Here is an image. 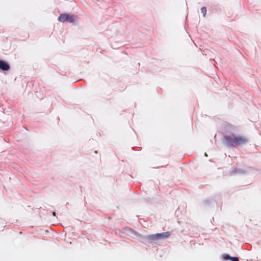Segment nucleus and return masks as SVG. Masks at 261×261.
<instances>
[{"mask_svg": "<svg viewBox=\"0 0 261 261\" xmlns=\"http://www.w3.org/2000/svg\"><path fill=\"white\" fill-rule=\"evenodd\" d=\"M249 142V139L243 136L230 134L225 135L223 137V142L229 148L242 146L248 144Z\"/></svg>", "mask_w": 261, "mask_h": 261, "instance_id": "1", "label": "nucleus"}, {"mask_svg": "<svg viewBox=\"0 0 261 261\" xmlns=\"http://www.w3.org/2000/svg\"><path fill=\"white\" fill-rule=\"evenodd\" d=\"M124 231L128 235H135L137 237V239L140 242H141L145 244L152 242V241H151V240L150 239V235H148V236L142 235V234H140L139 233H138V232H137L136 231L134 230V229L129 228V227H128L124 228Z\"/></svg>", "mask_w": 261, "mask_h": 261, "instance_id": "2", "label": "nucleus"}, {"mask_svg": "<svg viewBox=\"0 0 261 261\" xmlns=\"http://www.w3.org/2000/svg\"><path fill=\"white\" fill-rule=\"evenodd\" d=\"M58 20L61 22L75 23L74 16L67 13H62L60 15Z\"/></svg>", "mask_w": 261, "mask_h": 261, "instance_id": "3", "label": "nucleus"}, {"mask_svg": "<svg viewBox=\"0 0 261 261\" xmlns=\"http://www.w3.org/2000/svg\"><path fill=\"white\" fill-rule=\"evenodd\" d=\"M171 234L170 232L166 231L162 233H158L156 234H150V239L152 242H156V241L167 238Z\"/></svg>", "mask_w": 261, "mask_h": 261, "instance_id": "4", "label": "nucleus"}, {"mask_svg": "<svg viewBox=\"0 0 261 261\" xmlns=\"http://www.w3.org/2000/svg\"><path fill=\"white\" fill-rule=\"evenodd\" d=\"M247 171L244 169L237 168H233L230 173L231 175H235L237 174L244 175V174H247Z\"/></svg>", "mask_w": 261, "mask_h": 261, "instance_id": "5", "label": "nucleus"}, {"mask_svg": "<svg viewBox=\"0 0 261 261\" xmlns=\"http://www.w3.org/2000/svg\"><path fill=\"white\" fill-rule=\"evenodd\" d=\"M10 69V66L9 63L3 60H0V69L4 71H7Z\"/></svg>", "mask_w": 261, "mask_h": 261, "instance_id": "6", "label": "nucleus"}, {"mask_svg": "<svg viewBox=\"0 0 261 261\" xmlns=\"http://www.w3.org/2000/svg\"><path fill=\"white\" fill-rule=\"evenodd\" d=\"M221 257L223 260L227 261L230 260L231 256H230L229 254L224 253L222 254Z\"/></svg>", "mask_w": 261, "mask_h": 261, "instance_id": "7", "label": "nucleus"}, {"mask_svg": "<svg viewBox=\"0 0 261 261\" xmlns=\"http://www.w3.org/2000/svg\"><path fill=\"white\" fill-rule=\"evenodd\" d=\"M206 11V8L205 7H203L201 8V12L202 13L203 17L205 16Z\"/></svg>", "mask_w": 261, "mask_h": 261, "instance_id": "8", "label": "nucleus"}, {"mask_svg": "<svg viewBox=\"0 0 261 261\" xmlns=\"http://www.w3.org/2000/svg\"><path fill=\"white\" fill-rule=\"evenodd\" d=\"M230 261H239V258L236 256H231L230 259Z\"/></svg>", "mask_w": 261, "mask_h": 261, "instance_id": "9", "label": "nucleus"}, {"mask_svg": "<svg viewBox=\"0 0 261 261\" xmlns=\"http://www.w3.org/2000/svg\"><path fill=\"white\" fill-rule=\"evenodd\" d=\"M203 202L205 204L208 205L211 202V200L210 199H207L204 200Z\"/></svg>", "mask_w": 261, "mask_h": 261, "instance_id": "10", "label": "nucleus"}, {"mask_svg": "<svg viewBox=\"0 0 261 261\" xmlns=\"http://www.w3.org/2000/svg\"><path fill=\"white\" fill-rule=\"evenodd\" d=\"M53 215L54 216H56V213L55 212H53Z\"/></svg>", "mask_w": 261, "mask_h": 261, "instance_id": "11", "label": "nucleus"}, {"mask_svg": "<svg viewBox=\"0 0 261 261\" xmlns=\"http://www.w3.org/2000/svg\"><path fill=\"white\" fill-rule=\"evenodd\" d=\"M204 156H207V154L206 152L204 153Z\"/></svg>", "mask_w": 261, "mask_h": 261, "instance_id": "12", "label": "nucleus"}]
</instances>
